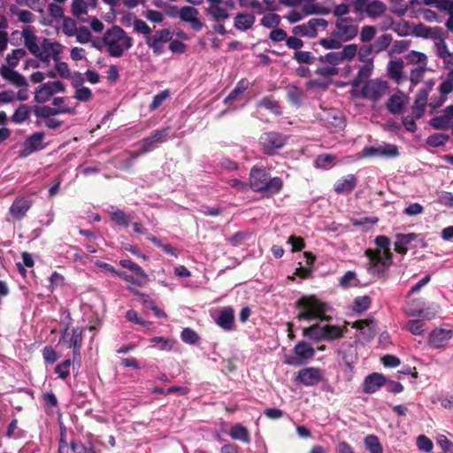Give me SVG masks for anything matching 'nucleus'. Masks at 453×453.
<instances>
[{"mask_svg":"<svg viewBox=\"0 0 453 453\" xmlns=\"http://www.w3.org/2000/svg\"><path fill=\"white\" fill-rule=\"evenodd\" d=\"M388 379L381 373L372 372L367 375L363 382V392L365 394H373L383 387Z\"/></svg>","mask_w":453,"mask_h":453,"instance_id":"obj_19","label":"nucleus"},{"mask_svg":"<svg viewBox=\"0 0 453 453\" xmlns=\"http://www.w3.org/2000/svg\"><path fill=\"white\" fill-rule=\"evenodd\" d=\"M150 342L156 346L158 349L164 351H170L173 345L175 344V341L170 338H165L163 336H155L152 337Z\"/></svg>","mask_w":453,"mask_h":453,"instance_id":"obj_41","label":"nucleus"},{"mask_svg":"<svg viewBox=\"0 0 453 453\" xmlns=\"http://www.w3.org/2000/svg\"><path fill=\"white\" fill-rule=\"evenodd\" d=\"M180 338L182 342L188 344H196L199 340L197 333L190 327H185L181 331Z\"/></svg>","mask_w":453,"mask_h":453,"instance_id":"obj_61","label":"nucleus"},{"mask_svg":"<svg viewBox=\"0 0 453 453\" xmlns=\"http://www.w3.org/2000/svg\"><path fill=\"white\" fill-rule=\"evenodd\" d=\"M334 159L335 157L331 154L319 155L314 161V166L318 169H327Z\"/></svg>","mask_w":453,"mask_h":453,"instance_id":"obj_53","label":"nucleus"},{"mask_svg":"<svg viewBox=\"0 0 453 453\" xmlns=\"http://www.w3.org/2000/svg\"><path fill=\"white\" fill-rule=\"evenodd\" d=\"M388 82L380 80H371L367 81L361 89V96L372 101H378L381 98L387 89Z\"/></svg>","mask_w":453,"mask_h":453,"instance_id":"obj_14","label":"nucleus"},{"mask_svg":"<svg viewBox=\"0 0 453 453\" xmlns=\"http://www.w3.org/2000/svg\"><path fill=\"white\" fill-rule=\"evenodd\" d=\"M358 179L355 174H347L334 185V191L338 195H349L357 187Z\"/></svg>","mask_w":453,"mask_h":453,"instance_id":"obj_18","label":"nucleus"},{"mask_svg":"<svg viewBox=\"0 0 453 453\" xmlns=\"http://www.w3.org/2000/svg\"><path fill=\"white\" fill-rule=\"evenodd\" d=\"M283 188V180L280 177L271 175L264 182L260 188L256 191L262 196V197L270 198L279 194Z\"/></svg>","mask_w":453,"mask_h":453,"instance_id":"obj_16","label":"nucleus"},{"mask_svg":"<svg viewBox=\"0 0 453 453\" xmlns=\"http://www.w3.org/2000/svg\"><path fill=\"white\" fill-rule=\"evenodd\" d=\"M256 20V17L252 13L239 12L234 17V27L240 31H247L250 29Z\"/></svg>","mask_w":453,"mask_h":453,"instance_id":"obj_28","label":"nucleus"},{"mask_svg":"<svg viewBox=\"0 0 453 453\" xmlns=\"http://www.w3.org/2000/svg\"><path fill=\"white\" fill-rule=\"evenodd\" d=\"M103 42L107 47L110 57L120 58L133 45V39L119 26L107 29L103 36Z\"/></svg>","mask_w":453,"mask_h":453,"instance_id":"obj_1","label":"nucleus"},{"mask_svg":"<svg viewBox=\"0 0 453 453\" xmlns=\"http://www.w3.org/2000/svg\"><path fill=\"white\" fill-rule=\"evenodd\" d=\"M385 12L386 5L380 0H372L366 6V14L372 19L381 16Z\"/></svg>","mask_w":453,"mask_h":453,"instance_id":"obj_38","label":"nucleus"},{"mask_svg":"<svg viewBox=\"0 0 453 453\" xmlns=\"http://www.w3.org/2000/svg\"><path fill=\"white\" fill-rule=\"evenodd\" d=\"M170 127H166L154 131L150 136L141 140L136 146L139 150V154H146L154 150L158 144L164 143L168 140Z\"/></svg>","mask_w":453,"mask_h":453,"instance_id":"obj_6","label":"nucleus"},{"mask_svg":"<svg viewBox=\"0 0 453 453\" xmlns=\"http://www.w3.org/2000/svg\"><path fill=\"white\" fill-rule=\"evenodd\" d=\"M328 22L325 19H311L307 23L292 27V34L296 36L315 38L318 35V28L326 29Z\"/></svg>","mask_w":453,"mask_h":453,"instance_id":"obj_9","label":"nucleus"},{"mask_svg":"<svg viewBox=\"0 0 453 453\" xmlns=\"http://www.w3.org/2000/svg\"><path fill=\"white\" fill-rule=\"evenodd\" d=\"M199 11L193 6L180 8V19L190 25L191 28L199 32L203 27V23L197 18Z\"/></svg>","mask_w":453,"mask_h":453,"instance_id":"obj_17","label":"nucleus"},{"mask_svg":"<svg viewBox=\"0 0 453 453\" xmlns=\"http://www.w3.org/2000/svg\"><path fill=\"white\" fill-rule=\"evenodd\" d=\"M31 111L32 108L27 104H19L12 116V121L15 124H22L29 119Z\"/></svg>","mask_w":453,"mask_h":453,"instance_id":"obj_39","label":"nucleus"},{"mask_svg":"<svg viewBox=\"0 0 453 453\" xmlns=\"http://www.w3.org/2000/svg\"><path fill=\"white\" fill-rule=\"evenodd\" d=\"M111 219L118 226L127 227L130 223V219L126 212L118 207L111 206L109 211Z\"/></svg>","mask_w":453,"mask_h":453,"instance_id":"obj_35","label":"nucleus"},{"mask_svg":"<svg viewBox=\"0 0 453 453\" xmlns=\"http://www.w3.org/2000/svg\"><path fill=\"white\" fill-rule=\"evenodd\" d=\"M392 36L389 34H384L379 36L372 43L375 48V53L385 50L391 43Z\"/></svg>","mask_w":453,"mask_h":453,"instance_id":"obj_56","label":"nucleus"},{"mask_svg":"<svg viewBox=\"0 0 453 453\" xmlns=\"http://www.w3.org/2000/svg\"><path fill=\"white\" fill-rule=\"evenodd\" d=\"M381 148V157L394 158L399 156L398 147L391 143H384L380 145Z\"/></svg>","mask_w":453,"mask_h":453,"instance_id":"obj_63","label":"nucleus"},{"mask_svg":"<svg viewBox=\"0 0 453 453\" xmlns=\"http://www.w3.org/2000/svg\"><path fill=\"white\" fill-rule=\"evenodd\" d=\"M318 61L321 64L327 63L329 65L326 66H321L319 67L315 73L319 76L322 77H330L334 76L338 73V69L336 68V65L342 63L341 59V56L339 54V51H331L326 53V55L319 56L318 58Z\"/></svg>","mask_w":453,"mask_h":453,"instance_id":"obj_11","label":"nucleus"},{"mask_svg":"<svg viewBox=\"0 0 453 453\" xmlns=\"http://www.w3.org/2000/svg\"><path fill=\"white\" fill-rule=\"evenodd\" d=\"M72 365L71 359H65L63 362L59 363L55 367V373L58 374V376L61 380H65L70 375V366Z\"/></svg>","mask_w":453,"mask_h":453,"instance_id":"obj_58","label":"nucleus"},{"mask_svg":"<svg viewBox=\"0 0 453 453\" xmlns=\"http://www.w3.org/2000/svg\"><path fill=\"white\" fill-rule=\"evenodd\" d=\"M229 435L232 439L241 441L245 443H250V433L244 426L237 423L230 428Z\"/></svg>","mask_w":453,"mask_h":453,"instance_id":"obj_32","label":"nucleus"},{"mask_svg":"<svg viewBox=\"0 0 453 453\" xmlns=\"http://www.w3.org/2000/svg\"><path fill=\"white\" fill-rule=\"evenodd\" d=\"M364 443L365 449L370 453H383V448L378 436L374 434H369L365 437Z\"/></svg>","mask_w":453,"mask_h":453,"instance_id":"obj_40","label":"nucleus"},{"mask_svg":"<svg viewBox=\"0 0 453 453\" xmlns=\"http://www.w3.org/2000/svg\"><path fill=\"white\" fill-rule=\"evenodd\" d=\"M407 329L415 335H422L425 333V322L420 319H411L407 324Z\"/></svg>","mask_w":453,"mask_h":453,"instance_id":"obj_62","label":"nucleus"},{"mask_svg":"<svg viewBox=\"0 0 453 453\" xmlns=\"http://www.w3.org/2000/svg\"><path fill=\"white\" fill-rule=\"evenodd\" d=\"M395 242V250L401 255H406L408 246L414 241L420 237V234L409 233V234H396Z\"/></svg>","mask_w":453,"mask_h":453,"instance_id":"obj_25","label":"nucleus"},{"mask_svg":"<svg viewBox=\"0 0 453 453\" xmlns=\"http://www.w3.org/2000/svg\"><path fill=\"white\" fill-rule=\"evenodd\" d=\"M206 13L216 23L223 22L229 19L230 14L226 9L220 7L219 5H209L206 8Z\"/></svg>","mask_w":453,"mask_h":453,"instance_id":"obj_33","label":"nucleus"},{"mask_svg":"<svg viewBox=\"0 0 453 453\" xmlns=\"http://www.w3.org/2000/svg\"><path fill=\"white\" fill-rule=\"evenodd\" d=\"M405 58L410 64H417L418 66L427 65V57L425 53L411 50L406 56Z\"/></svg>","mask_w":453,"mask_h":453,"instance_id":"obj_46","label":"nucleus"},{"mask_svg":"<svg viewBox=\"0 0 453 453\" xmlns=\"http://www.w3.org/2000/svg\"><path fill=\"white\" fill-rule=\"evenodd\" d=\"M26 50L24 49L19 48L12 50L10 54L7 55L6 60L8 62V66L16 67L19 62V60L25 57Z\"/></svg>","mask_w":453,"mask_h":453,"instance_id":"obj_57","label":"nucleus"},{"mask_svg":"<svg viewBox=\"0 0 453 453\" xmlns=\"http://www.w3.org/2000/svg\"><path fill=\"white\" fill-rule=\"evenodd\" d=\"M452 336L451 329L435 328L428 336V344L434 349H439L446 345Z\"/></svg>","mask_w":453,"mask_h":453,"instance_id":"obj_20","label":"nucleus"},{"mask_svg":"<svg viewBox=\"0 0 453 453\" xmlns=\"http://www.w3.org/2000/svg\"><path fill=\"white\" fill-rule=\"evenodd\" d=\"M65 87L59 81H48L40 85L35 92V101L38 104H44L50 100L51 96L58 92H65Z\"/></svg>","mask_w":453,"mask_h":453,"instance_id":"obj_12","label":"nucleus"},{"mask_svg":"<svg viewBox=\"0 0 453 453\" xmlns=\"http://www.w3.org/2000/svg\"><path fill=\"white\" fill-rule=\"evenodd\" d=\"M281 19L279 14L268 13L265 14L261 19L260 24L267 28H277L280 24Z\"/></svg>","mask_w":453,"mask_h":453,"instance_id":"obj_49","label":"nucleus"},{"mask_svg":"<svg viewBox=\"0 0 453 453\" xmlns=\"http://www.w3.org/2000/svg\"><path fill=\"white\" fill-rule=\"evenodd\" d=\"M296 380L305 386H314L321 380L320 370L314 367L303 368L298 372Z\"/></svg>","mask_w":453,"mask_h":453,"instance_id":"obj_24","label":"nucleus"},{"mask_svg":"<svg viewBox=\"0 0 453 453\" xmlns=\"http://www.w3.org/2000/svg\"><path fill=\"white\" fill-rule=\"evenodd\" d=\"M339 283L341 287L348 288L357 287L359 284V280L355 272L348 271L340 278Z\"/></svg>","mask_w":453,"mask_h":453,"instance_id":"obj_45","label":"nucleus"},{"mask_svg":"<svg viewBox=\"0 0 453 453\" xmlns=\"http://www.w3.org/2000/svg\"><path fill=\"white\" fill-rule=\"evenodd\" d=\"M315 355V349L305 341L297 342L294 348V355L287 357L284 363L292 366H300L305 361L311 359Z\"/></svg>","mask_w":453,"mask_h":453,"instance_id":"obj_7","label":"nucleus"},{"mask_svg":"<svg viewBox=\"0 0 453 453\" xmlns=\"http://www.w3.org/2000/svg\"><path fill=\"white\" fill-rule=\"evenodd\" d=\"M43 132H35L29 135L23 142L20 150L19 151V156L21 158H26L32 155L33 153L39 151L44 148L43 139H44Z\"/></svg>","mask_w":453,"mask_h":453,"instance_id":"obj_15","label":"nucleus"},{"mask_svg":"<svg viewBox=\"0 0 453 453\" xmlns=\"http://www.w3.org/2000/svg\"><path fill=\"white\" fill-rule=\"evenodd\" d=\"M119 265L122 267L132 271L136 276L141 277L142 279H148V275L144 272V270L139 265L133 262L131 259H121L119 261Z\"/></svg>","mask_w":453,"mask_h":453,"instance_id":"obj_43","label":"nucleus"},{"mask_svg":"<svg viewBox=\"0 0 453 453\" xmlns=\"http://www.w3.org/2000/svg\"><path fill=\"white\" fill-rule=\"evenodd\" d=\"M270 176L269 172L262 167L254 165L251 167L250 171V177H249V186L250 188L256 192L260 186L264 184V182L267 180V178Z\"/></svg>","mask_w":453,"mask_h":453,"instance_id":"obj_21","label":"nucleus"},{"mask_svg":"<svg viewBox=\"0 0 453 453\" xmlns=\"http://www.w3.org/2000/svg\"><path fill=\"white\" fill-rule=\"evenodd\" d=\"M59 342H64L68 349H73V362L80 360L81 349L83 342V329L81 326L70 328L67 324L61 332Z\"/></svg>","mask_w":453,"mask_h":453,"instance_id":"obj_5","label":"nucleus"},{"mask_svg":"<svg viewBox=\"0 0 453 453\" xmlns=\"http://www.w3.org/2000/svg\"><path fill=\"white\" fill-rule=\"evenodd\" d=\"M371 305V297L368 296H357L353 302V311L361 313L366 311Z\"/></svg>","mask_w":453,"mask_h":453,"instance_id":"obj_51","label":"nucleus"},{"mask_svg":"<svg viewBox=\"0 0 453 453\" xmlns=\"http://www.w3.org/2000/svg\"><path fill=\"white\" fill-rule=\"evenodd\" d=\"M31 207V202L24 198H17L12 203L9 212L16 220L22 219Z\"/></svg>","mask_w":453,"mask_h":453,"instance_id":"obj_27","label":"nucleus"},{"mask_svg":"<svg viewBox=\"0 0 453 453\" xmlns=\"http://www.w3.org/2000/svg\"><path fill=\"white\" fill-rule=\"evenodd\" d=\"M249 86V81L246 79H242L236 84L235 88L226 97L225 102H231L235 100L241 94H242Z\"/></svg>","mask_w":453,"mask_h":453,"instance_id":"obj_50","label":"nucleus"},{"mask_svg":"<svg viewBox=\"0 0 453 453\" xmlns=\"http://www.w3.org/2000/svg\"><path fill=\"white\" fill-rule=\"evenodd\" d=\"M365 256L369 259V272L377 277H383L393 263V256L390 251L366 250Z\"/></svg>","mask_w":453,"mask_h":453,"instance_id":"obj_4","label":"nucleus"},{"mask_svg":"<svg viewBox=\"0 0 453 453\" xmlns=\"http://www.w3.org/2000/svg\"><path fill=\"white\" fill-rule=\"evenodd\" d=\"M441 31V28L439 27H429L420 23L414 27L413 34L417 37H422L425 39H427V38L437 39V35H432V32L440 33Z\"/></svg>","mask_w":453,"mask_h":453,"instance_id":"obj_37","label":"nucleus"},{"mask_svg":"<svg viewBox=\"0 0 453 453\" xmlns=\"http://www.w3.org/2000/svg\"><path fill=\"white\" fill-rule=\"evenodd\" d=\"M427 71V65H420L412 68L410 73V81L412 86H417L423 79L425 73Z\"/></svg>","mask_w":453,"mask_h":453,"instance_id":"obj_55","label":"nucleus"},{"mask_svg":"<svg viewBox=\"0 0 453 453\" xmlns=\"http://www.w3.org/2000/svg\"><path fill=\"white\" fill-rule=\"evenodd\" d=\"M15 67L2 65L0 68L1 76L12 85L19 88H25L28 85L27 79L19 72L14 70Z\"/></svg>","mask_w":453,"mask_h":453,"instance_id":"obj_23","label":"nucleus"},{"mask_svg":"<svg viewBox=\"0 0 453 453\" xmlns=\"http://www.w3.org/2000/svg\"><path fill=\"white\" fill-rule=\"evenodd\" d=\"M405 95L398 91L396 94L392 95L386 103V107L392 114H398L402 112L404 108Z\"/></svg>","mask_w":453,"mask_h":453,"instance_id":"obj_29","label":"nucleus"},{"mask_svg":"<svg viewBox=\"0 0 453 453\" xmlns=\"http://www.w3.org/2000/svg\"><path fill=\"white\" fill-rule=\"evenodd\" d=\"M303 335L310 339L319 342L325 338V328L324 326L314 324L310 327L303 328Z\"/></svg>","mask_w":453,"mask_h":453,"instance_id":"obj_36","label":"nucleus"},{"mask_svg":"<svg viewBox=\"0 0 453 453\" xmlns=\"http://www.w3.org/2000/svg\"><path fill=\"white\" fill-rule=\"evenodd\" d=\"M173 38V32L168 29H161L155 33L154 35L147 36L145 39L146 44L150 48L154 54L161 55L165 51L164 44L168 42Z\"/></svg>","mask_w":453,"mask_h":453,"instance_id":"obj_13","label":"nucleus"},{"mask_svg":"<svg viewBox=\"0 0 453 453\" xmlns=\"http://www.w3.org/2000/svg\"><path fill=\"white\" fill-rule=\"evenodd\" d=\"M12 13L17 17L18 20L21 23L31 24L35 22V15L28 10H16Z\"/></svg>","mask_w":453,"mask_h":453,"instance_id":"obj_59","label":"nucleus"},{"mask_svg":"<svg viewBox=\"0 0 453 453\" xmlns=\"http://www.w3.org/2000/svg\"><path fill=\"white\" fill-rule=\"evenodd\" d=\"M216 324L225 331H233L235 329L234 326V311L231 306H226L221 309L216 319Z\"/></svg>","mask_w":453,"mask_h":453,"instance_id":"obj_22","label":"nucleus"},{"mask_svg":"<svg viewBox=\"0 0 453 453\" xmlns=\"http://www.w3.org/2000/svg\"><path fill=\"white\" fill-rule=\"evenodd\" d=\"M403 68V62L401 59L390 60L388 64V72L390 78L395 81L398 84L405 79Z\"/></svg>","mask_w":453,"mask_h":453,"instance_id":"obj_30","label":"nucleus"},{"mask_svg":"<svg viewBox=\"0 0 453 453\" xmlns=\"http://www.w3.org/2000/svg\"><path fill=\"white\" fill-rule=\"evenodd\" d=\"M436 443L441 448L444 453H453V441L449 440L446 435H438Z\"/></svg>","mask_w":453,"mask_h":453,"instance_id":"obj_64","label":"nucleus"},{"mask_svg":"<svg viewBox=\"0 0 453 453\" xmlns=\"http://www.w3.org/2000/svg\"><path fill=\"white\" fill-rule=\"evenodd\" d=\"M449 139L446 134L435 133L429 135L426 139V143L432 147L438 148L444 146Z\"/></svg>","mask_w":453,"mask_h":453,"instance_id":"obj_48","label":"nucleus"},{"mask_svg":"<svg viewBox=\"0 0 453 453\" xmlns=\"http://www.w3.org/2000/svg\"><path fill=\"white\" fill-rule=\"evenodd\" d=\"M135 295L139 296V300L141 301L142 305L145 308L153 311L157 318L161 319L166 317L165 311L157 306L155 301L149 295L138 291L135 293Z\"/></svg>","mask_w":453,"mask_h":453,"instance_id":"obj_31","label":"nucleus"},{"mask_svg":"<svg viewBox=\"0 0 453 453\" xmlns=\"http://www.w3.org/2000/svg\"><path fill=\"white\" fill-rule=\"evenodd\" d=\"M293 58L298 64L305 65H311L314 63L315 60H318V58H316L311 51L305 50L295 51Z\"/></svg>","mask_w":453,"mask_h":453,"instance_id":"obj_47","label":"nucleus"},{"mask_svg":"<svg viewBox=\"0 0 453 453\" xmlns=\"http://www.w3.org/2000/svg\"><path fill=\"white\" fill-rule=\"evenodd\" d=\"M427 99L428 98L426 97L423 94H419L418 92L411 107V114L414 115L416 119H421L425 114L427 105Z\"/></svg>","mask_w":453,"mask_h":453,"instance_id":"obj_34","label":"nucleus"},{"mask_svg":"<svg viewBox=\"0 0 453 453\" xmlns=\"http://www.w3.org/2000/svg\"><path fill=\"white\" fill-rule=\"evenodd\" d=\"M62 50L63 47L59 42H51L48 38H43L40 43L39 52H37L35 57L49 64L50 58H53L55 61L60 60Z\"/></svg>","mask_w":453,"mask_h":453,"instance_id":"obj_10","label":"nucleus"},{"mask_svg":"<svg viewBox=\"0 0 453 453\" xmlns=\"http://www.w3.org/2000/svg\"><path fill=\"white\" fill-rule=\"evenodd\" d=\"M288 138L289 137L285 134L276 131H268L260 135L258 143L264 154L274 156L286 146Z\"/></svg>","mask_w":453,"mask_h":453,"instance_id":"obj_3","label":"nucleus"},{"mask_svg":"<svg viewBox=\"0 0 453 453\" xmlns=\"http://www.w3.org/2000/svg\"><path fill=\"white\" fill-rule=\"evenodd\" d=\"M169 96H170V91L168 89H165V90L157 93V95H155L153 96L152 101H151L150 104L149 105V110L150 111L157 110L163 104V102L165 99H167Z\"/></svg>","mask_w":453,"mask_h":453,"instance_id":"obj_60","label":"nucleus"},{"mask_svg":"<svg viewBox=\"0 0 453 453\" xmlns=\"http://www.w3.org/2000/svg\"><path fill=\"white\" fill-rule=\"evenodd\" d=\"M21 35L24 39L25 46L32 55L35 56L39 52L40 44H38V37L35 35L33 27H25L21 31Z\"/></svg>","mask_w":453,"mask_h":453,"instance_id":"obj_26","label":"nucleus"},{"mask_svg":"<svg viewBox=\"0 0 453 453\" xmlns=\"http://www.w3.org/2000/svg\"><path fill=\"white\" fill-rule=\"evenodd\" d=\"M430 125L434 129L448 130L451 125V120L449 119V116H447L444 113L443 115L432 118L430 120Z\"/></svg>","mask_w":453,"mask_h":453,"instance_id":"obj_44","label":"nucleus"},{"mask_svg":"<svg viewBox=\"0 0 453 453\" xmlns=\"http://www.w3.org/2000/svg\"><path fill=\"white\" fill-rule=\"evenodd\" d=\"M342 42L334 36H330L329 38H321L318 43L324 47L326 50H339L342 47Z\"/></svg>","mask_w":453,"mask_h":453,"instance_id":"obj_54","label":"nucleus"},{"mask_svg":"<svg viewBox=\"0 0 453 453\" xmlns=\"http://www.w3.org/2000/svg\"><path fill=\"white\" fill-rule=\"evenodd\" d=\"M358 33V27L354 24L351 18H339L335 21V29L332 36L338 37L342 42L354 39Z\"/></svg>","mask_w":453,"mask_h":453,"instance_id":"obj_8","label":"nucleus"},{"mask_svg":"<svg viewBox=\"0 0 453 453\" xmlns=\"http://www.w3.org/2000/svg\"><path fill=\"white\" fill-rule=\"evenodd\" d=\"M42 358L45 365H53L59 357L55 349L47 345L42 349Z\"/></svg>","mask_w":453,"mask_h":453,"instance_id":"obj_52","label":"nucleus"},{"mask_svg":"<svg viewBox=\"0 0 453 453\" xmlns=\"http://www.w3.org/2000/svg\"><path fill=\"white\" fill-rule=\"evenodd\" d=\"M296 307L301 311L296 318L299 320L324 319L326 311V303L312 298L302 297L296 302Z\"/></svg>","mask_w":453,"mask_h":453,"instance_id":"obj_2","label":"nucleus"},{"mask_svg":"<svg viewBox=\"0 0 453 453\" xmlns=\"http://www.w3.org/2000/svg\"><path fill=\"white\" fill-rule=\"evenodd\" d=\"M257 106L261 108L267 109L271 111L273 113L276 115H280L281 111L280 107L279 105V103L276 100H273L270 96H265L263 97L258 103Z\"/></svg>","mask_w":453,"mask_h":453,"instance_id":"obj_42","label":"nucleus"}]
</instances>
